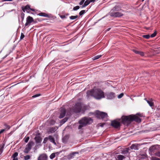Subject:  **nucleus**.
<instances>
[{"label":"nucleus","mask_w":160,"mask_h":160,"mask_svg":"<svg viewBox=\"0 0 160 160\" xmlns=\"http://www.w3.org/2000/svg\"><path fill=\"white\" fill-rule=\"evenodd\" d=\"M87 97L89 98L92 96L97 99H100L104 98V92L100 88L95 87L91 90L88 91L87 92Z\"/></svg>","instance_id":"1"},{"label":"nucleus","mask_w":160,"mask_h":160,"mask_svg":"<svg viewBox=\"0 0 160 160\" xmlns=\"http://www.w3.org/2000/svg\"><path fill=\"white\" fill-rule=\"evenodd\" d=\"M142 116L141 114H137L136 115H131L128 116H123L122 117V122L123 124L127 125L133 121L140 122L141 120L139 117H141Z\"/></svg>","instance_id":"2"},{"label":"nucleus","mask_w":160,"mask_h":160,"mask_svg":"<svg viewBox=\"0 0 160 160\" xmlns=\"http://www.w3.org/2000/svg\"><path fill=\"white\" fill-rule=\"evenodd\" d=\"M119 8L117 6L114 7L110 11L109 14L112 17H119L122 16L123 15V10H121L120 11L117 12L119 11Z\"/></svg>","instance_id":"3"},{"label":"nucleus","mask_w":160,"mask_h":160,"mask_svg":"<svg viewBox=\"0 0 160 160\" xmlns=\"http://www.w3.org/2000/svg\"><path fill=\"white\" fill-rule=\"evenodd\" d=\"M92 122V120L90 118L84 117L82 118L79 122L80 125L79 126L78 129H81L83 127Z\"/></svg>","instance_id":"4"},{"label":"nucleus","mask_w":160,"mask_h":160,"mask_svg":"<svg viewBox=\"0 0 160 160\" xmlns=\"http://www.w3.org/2000/svg\"><path fill=\"white\" fill-rule=\"evenodd\" d=\"M96 116L99 118H107L108 115L107 113L97 111L96 112Z\"/></svg>","instance_id":"5"},{"label":"nucleus","mask_w":160,"mask_h":160,"mask_svg":"<svg viewBox=\"0 0 160 160\" xmlns=\"http://www.w3.org/2000/svg\"><path fill=\"white\" fill-rule=\"evenodd\" d=\"M82 108V106L81 103H78L76 104L73 110L75 112H78L81 111Z\"/></svg>","instance_id":"6"},{"label":"nucleus","mask_w":160,"mask_h":160,"mask_svg":"<svg viewBox=\"0 0 160 160\" xmlns=\"http://www.w3.org/2000/svg\"><path fill=\"white\" fill-rule=\"evenodd\" d=\"M33 145V142H29L26 145V148L24 150V152L25 153H28L31 149L32 146Z\"/></svg>","instance_id":"7"},{"label":"nucleus","mask_w":160,"mask_h":160,"mask_svg":"<svg viewBox=\"0 0 160 160\" xmlns=\"http://www.w3.org/2000/svg\"><path fill=\"white\" fill-rule=\"evenodd\" d=\"M22 10L24 12H26L28 13H30V10H31L35 12L37 11V10L35 9H33L31 8L29 5H27L23 8L22 9Z\"/></svg>","instance_id":"8"},{"label":"nucleus","mask_w":160,"mask_h":160,"mask_svg":"<svg viewBox=\"0 0 160 160\" xmlns=\"http://www.w3.org/2000/svg\"><path fill=\"white\" fill-rule=\"evenodd\" d=\"M120 120H115L112 122L111 124L115 128H118L120 126Z\"/></svg>","instance_id":"9"},{"label":"nucleus","mask_w":160,"mask_h":160,"mask_svg":"<svg viewBox=\"0 0 160 160\" xmlns=\"http://www.w3.org/2000/svg\"><path fill=\"white\" fill-rule=\"evenodd\" d=\"M34 20L32 17L30 16H28L26 18V22L25 24V26H27L29 25Z\"/></svg>","instance_id":"10"},{"label":"nucleus","mask_w":160,"mask_h":160,"mask_svg":"<svg viewBox=\"0 0 160 160\" xmlns=\"http://www.w3.org/2000/svg\"><path fill=\"white\" fill-rule=\"evenodd\" d=\"M78 153L77 152H73L70 153L66 157L67 158V159H68L70 160L74 158L75 154H78Z\"/></svg>","instance_id":"11"},{"label":"nucleus","mask_w":160,"mask_h":160,"mask_svg":"<svg viewBox=\"0 0 160 160\" xmlns=\"http://www.w3.org/2000/svg\"><path fill=\"white\" fill-rule=\"evenodd\" d=\"M34 139L37 143H40L42 141V138L39 134H37L34 138Z\"/></svg>","instance_id":"12"},{"label":"nucleus","mask_w":160,"mask_h":160,"mask_svg":"<svg viewBox=\"0 0 160 160\" xmlns=\"http://www.w3.org/2000/svg\"><path fill=\"white\" fill-rule=\"evenodd\" d=\"M107 96L108 99H112L115 97V93L112 92H109L107 94Z\"/></svg>","instance_id":"13"},{"label":"nucleus","mask_w":160,"mask_h":160,"mask_svg":"<svg viewBox=\"0 0 160 160\" xmlns=\"http://www.w3.org/2000/svg\"><path fill=\"white\" fill-rule=\"evenodd\" d=\"M144 99L147 102V103L152 108H154V105L152 99H149L148 100H147L146 98H145Z\"/></svg>","instance_id":"14"},{"label":"nucleus","mask_w":160,"mask_h":160,"mask_svg":"<svg viewBox=\"0 0 160 160\" xmlns=\"http://www.w3.org/2000/svg\"><path fill=\"white\" fill-rule=\"evenodd\" d=\"M47 156L45 154H42L39 156L38 158V160H47Z\"/></svg>","instance_id":"15"},{"label":"nucleus","mask_w":160,"mask_h":160,"mask_svg":"<svg viewBox=\"0 0 160 160\" xmlns=\"http://www.w3.org/2000/svg\"><path fill=\"white\" fill-rule=\"evenodd\" d=\"M66 113V111L65 109L62 108L60 113V115L59 116L60 118H63L65 115Z\"/></svg>","instance_id":"16"},{"label":"nucleus","mask_w":160,"mask_h":160,"mask_svg":"<svg viewBox=\"0 0 160 160\" xmlns=\"http://www.w3.org/2000/svg\"><path fill=\"white\" fill-rule=\"evenodd\" d=\"M159 147V146L158 145H155L154 146L151 147L149 149V151L151 152H155L154 150H155L157 148Z\"/></svg>","instance_id":"17"},{"label":"nucleus","mask_w":160,"mask_h":160,"mask_svg":"<svg viewBox=\"0 0 160 160\" xmlns=\"http://www.w3.org/2000/svg\"><path fill=\"white\" fill-rule=\"evenodd\" d=\"M57 128H49L48 132V134L53 133L56 130Z\"/></svg>","instance_id":"18"},{"label":"nucleus","mask_w":160,"mask_h":160,"mask_svg":"<svg viewBox=\"0 0 160 160\" xmlns=\"http://www.w3.org/2000/svg\"><path fill=\"white\" fill-rule=\"evenodd\" d=\"M48 139L51 142H52L55 145H56L54 139L52 136H48Z\"/></svg>","instance_id":"19"},{"label":"nucleus","mask_w":160,"mask_h":160,"mask_svg":"<svg viewBox=\"0 0 160 160\" xmlns=\"http://www.w3.org/2000/svg\"><path fill=\"white\" fill-rule=\"evenodd\" d=\"M90 3L89 0H87L82 6V8H83L88 6Z\"/></svg>","instance_id":"20"},{"label":"nucleus","mask_w":160,"mask_h":160,"mask_svg":"<svg viewBox=\"0 0 160 160\" xmlns=\"http://www.w3.org/2000/svg\"><path fill=\"white\" fill-rule=\"evenodd\" d=\"M38 15L41 16H43L44 17H48V15H47V14H46L44 12H41L40 13H39Z\"/></svg>","instance_id":"21"},{"label":"nucleus","mask_w":160,"mask_h":160,"mask_svg":"<svg viewBox=\"0 0 160 160\" xmlns=\"http://www.w3.org/2000/svg\"><path fill=\"white\" fill-rule=\"evenodd\" d=\"M101 56H102L101 55H97V56H95L94 57L92 58V59L93 60L97 59L99 58H100L101 57Z\"/></svg>","instance_id":"22"},{"label":"nucleus","mask_w":160,"mask_h":160,"mask_svg":"<svg viewBox=\"0 0 160 160\" xmlns=\"http://www.w3.org/2000/svg\"><path fill=\"white\" fill-rule=\"evenodd\" d=\"M124 157L122 155H119L118 156V160H122Z\"/></svg>","instance_id":"23"},{"label":"nucleus","mask_w":160,"mask_h":160,"mask_svg":"<svg viewBox=\"0 0 160 160\" xmlns=\"http://www.w3.org/2000/svg\"><path fill=\"white\" fill-rule=\"evenodd\" d=\"M4 145L5 144H3L2 146L0 147V152L1 153H2L3 152Z\"/></svg>","instance_id":"24"},{"label":"nucleus","mask_w":160,"mask_h":160,"mask_svg":"<svg viewBox=\"0 0 160 160\" xmlns=\"http://www.w3.org/2000/svg\"><path fill=\"white\" fill-rule=\"evenodd\" d=\"M68 118H64L63 119L61 122L62 123V124H63L65 122L68 120Z\"/></svg>","instance_id":"25"},{"label":"nucleus","mask_w":160,"mask_h":160,"mask_svg":"<svg viewBox=\"0 0 160 160\" xmlns=\"http://www.w3.org/2000/svg\"><path fill=\"white\" fill-rule=\"evenodd\" d=\"M48 138H47V137H46L44 139V140H43V143L44 144H45L47 143V142L48 141Z\"/></svg>","instance_id":"26"},{"label":"nucleus","mask_w":160,"mask_h":160,"mask_svg":"<svg viewBox=\"0 0 160 160\" xmlns=\"http://www.w3.org/2000/svg\"><path fill=\"white\" fill-rule=\"evenodd\" d=\"M78 17V16H72L70 17V18L72 20H74V19H75L77 18Z\"/></svg>","instance_id":"27"},{"label":"nucleus","mask_w":160,"mask_h":160,"mask_svg":"<svg viewBox=\"0 0 160 160\" xmlns=\"http://www.w3.org/2000/svg\"><path fill=\"white\" fill-rule=\"evenodd\" d=\"M55 153H52L50 156V158L51 159H52L55 158Z\"/></svg>","instance_id":"28"},{"label":"nucleus","mask_w":160,"mask_h":160,"mask_svg":"<svg viewBox=\"0 0 160 160\" xmlns=\"http://www.w3.org/2000/svg\"><path fill=\"white\" fill-rule=\"evenodd\" d=\"M30 158V156L27 155L24 157V159L25 160H28Z\"/></svg>","instance_id":"29"},{"label":"nucleus","mask_w":160,"mask_h":160,"mask_svg":"<svg viewBox=\"0 0 160 160\" xmlns=\"http://www.w3.org/2000/svg\"><path fill=\"white\" fill-rule=\"evenodd\" d=\"M143 37L146 38V39H148L149 38L150 36L149 34L148 35H143L142 36Z\"/></svg>","instance_id":"30"},{"label":"nucleus","mask_w":160,"mask_h":160,"mask_svg":"<svg viewBox=\"0 0 160 160\" xmlns=\"http://www.w3.org/2000/svg\"><path fill=\"white\" fill-rule=\"evenodd\" d=\"M29 139V137H27L24 138V142L27 143L28 142Z\"/></svg>","instance_id":"31"},{"label":"nucleus","mask_w":160,"mask_h":160,"mask_svg":"<svg viewBox=\"0 0 160 160\" xmlns=\"http://www.w3.org/2000/svg\"><path fill=\"white\" fill-rule=\"evenodd\" d=\"M18 154L17 152H15L12 156V157L13 158H15L16 157L18 156Z\"/></svg>","instance_id":"32"},{"label":"nucleus","mask_w":160,"mask_h":160,"mask_svg":"<svg viewBox=\"0 0 160 160\" xmlns=\"http://www.w3.org/2000/svg\"><path fill=\"white\" fill-rule=\"evenodd\" d=\"M151 160H160V159L156 157H152L151 158Z\"/></svg>","instance_id":"33"},{"label":"nucleus","mask_w":160,"mask_h":160,"mask_svg":"<svg viewBox=\"0 0 160 160\" xmlns=\"http://www.w3.org/2000/svg\"><path fill=\"white\" fill-rule=\"evenodd\" d=\"M85 12V10H82L79 12V14L80 16H81L83 15L84 13Z\"/></svg>","instance_id":"34"},{"label":"nucleus","mask_w":160,"mask_h":160,"mask_svg":"<svg viewBox=\"0 0 160 160\" xmlns=\"http://www.w3.org/2000/svg\"><path fill=\"white\" fill-rule=\"evenodd\" d=\"M79 7L78 6H77L74 7L73 8V10L74 11L77 10L79 8Z\"/></svg>","instance_id":"35"},{"label":"nucleus","mask_w":160,"mask_h":160,"mask_svg":"<svg viewBox=\"0 0 160 160\" xmlns=\"http://www.w3.org/2000/svg\"><path fill=\"white\" fill-rule=\"evenodd\" d=\"M136 146L134 144L132 145L130 147V148L131 149H135L136 148Z\"/></svg>","instance_id":"36"},{"label":"nucleus","mask_w":160,"mask_h":160,"mask_svg":"<svg viewBox=\"0 0 160 160\" xmlns=\"http://www.w3.org/2000/svg\"><path fill=\"white\" fill-rule=\"evenodd\" d=\"M123 93H121L118 96V98L119 99L121 98L123 96Z\"/></svg>","instance_id":"37"},{"label":"nucleus","mask_w":160,"mask_h":160,"mask_svg":"<svg viewBox=\"0 0 160 160\" xmlns=\"http://www.w3.org/2000/svg\"><path fill=\"white\" fill-rule=\"evenodd\" d=\"M156 32H154L153 33L151 34V37L152 38H153L156 36Z\"/></svg>","instance_id":"38"},{"label":"nucleus","mask_w":160,"mask_h":160,"mask_svg":"<svg viewBox=\"0 0 160 160\" xmlns=\"http://www.w3.org/2000/svg\"><path fill=\"white\" fill-rule=\"evenodd\" d=\"M138 54L141 56H143L144 55V53L143 52L139 51Z\"/></svg>","instance_id":"39"},{"label":"nucleus","mask_w":160,"mask_h":160,"mask_svg":"<svg viewBox=\"0 0 160 160\" xmlns=\"http://www.w3.org/2000/svg\"><path fill=\"white\" fill-rule=\"evenodd\" d=\"M155 155L158 157H160V152H158L155 153Z\"/></svg>","instance_id":"40"},{"label":"nucleus","mask_w":160,"mask_h":160,"mask_svg":"<svg viewBox=\"0 0 160 160\" xmlns=\"http://www.w3.org/2000/svg\"><path fill=\"white\" fill-rule=\"evenodd\" d=\"M25 36L24 34L23 33H22L20 37V39H22Z\"/></svg>","instance_id":"41"},{"label":"nucleus","mask_w":160,"mask_h":160,"mask_svg":"<svg viewBox=\"0 0 160 160\" xmlns=\"http://www.w3.org/2000/svg\"><path fill=\"white\" fill-rule=\"evenodd\" d=\"M5 126H6V128L5 129V130H6V129L7 130H8V129H10V127L9 126L5 125Z\"/></svg>","instance_id":"42"},{"label":"nucleus","mask_w":160,"mask_h":160,"mask_svg":"<svg viewBox=\"0 0 160 160\" xmlns=\"http://www.w3.org/2000/svg\"><path fill=\"white\" fill-rule=\"evenodd\" d=\"M85 0H82L81 1L79 2V4L80 5H82L83 3L84 2Z\"/></svg>","instance_id":"43"},{"label":"nucleus","mask_w":160,"mask_h":160,"mask_svg":"<svg viewBox=\"0 0 160 160\" xmlns=\"http://www.w3.org/2000/svg\"><path fill=\"white\" fill-rule=\"evenodd\" d=\"M55 121L54 120H52L51 122H50V124H54L55 123Z\"/></svg>","instance_id":"44"},{"label":"nucleus","mask_w":160,"mask_h":160,"mask_svg":"<svg viewBox=\"0 0 160 160\" xmlns=\"http://www.w3.org/2000/svg\"><path fill=\"white\" fill-rule=\"evenodd\" d=\"M133 51L136 54H138L139 52V51H137L135 50H133Z\"/></svg>","instance_id":"45"},{"label":"nucleus","mask_w":160,"mask_h":160,"mask_svg":"<svg viewBox=\"0 0 160 160\" xmlns=\"http://www.w3.org/2000/svg\"><path fill=\"white\" fill-rule=\"evenodd\" d=\"M5 129H3L1 130L0 131V134H1L4 131H5Z\"/></svg>","instance_id":"46"},{"label":"nucleus","mask_w":160,"mask_h":160,"mask_svg":"<svg viewBox=\"0 0 160 160\" xmlns=\"http://www.w3.org/2000/svg\"><path fill=\"white\" fill-rule=\"evenodd\" d=\"M38 96H39V95H38V94H36V95H35L33 96L32 97L33 98H36Z\"/></svg>","instance_id":"47"},{"label":"nucleus","mask_w":160,"mask_h":160,"mask_svg":"<svg viewBox=\"0 0 160 160\" xmlns=\"http://www.w3.org/2000/svg\"><path fill=\"white\" fill-rule=\"evenodd\" d=\"M96 0H89L90 3L91 2H94Z\"/></svg>","instance_id":"48"},{"label":"nucleus","mask_w":160,"mask_h":160,"mask_svg":"<svg viewBox=\"0 0 160 160\" xmlns=\"http://www.w3.org/2000/svg\"><path fill=\"white\" fill-rule=\"evenodd\" d=\"M60 17L62 18H65V16H64V15H61L60 16Z\"/></svg>","instance_id":"49"},{"label":"nucleus","mask_w":160,"mask_h":160,"mask_svg":"<svg viewBox=\"0 0 160 160\" xmlns=\"http://www.w3.org/2000/svg\"><path fill=\"white\" fill-rule=\"evenodd\" d=\"M124 152H125V153H126L128 152V149H127L126 150L124 151Z\"/></svg>","instance_id":"50"},{"label":"nucleus","mask_w":160,"mask_h":160,"mask_svg":"<svg viewBox=\"0 0 160 160\" xmlns=\"http://www.w3.org/2000/svg\"><path fill=\"white\" fill-rule=\"evenodd\" d=\"M100 126L102 127L104 125V123H100Z\"/></svg>","instance_id":"51"},{"label":"nucleus","mask_w":160,"mask_h":160,"mask_svg":"<svg viewBox=\"0 0 160 160\" xmlns=\"http://www.w3.org/2000/svg\"><path fill=\"white\" fill-rule=\"evenodd\" d=\"M12 0H4V1H11Z\"/></svg>","instance_id":"52"},{"label":"nucleus","mask_w":160,"mask_h":160,"mask_svg":"<svg viewBox=\"0 0 160 160\" xmlns=\"http://www.w3.org/2000/svg\"><path fill=\"white\" fill-rule=\"evenodd\" d=\"M12 160H18V159L17 158H13V159Z\"/></svg>","instance_id":"53"},{"label":"nucleus","mask_w":160,"mask_h":160,"mask_svg":"<svg viewBox=\"0 0 160 160\" xmlns=\"http://www.w3.org/2000/svg\"><path fill=\"white\" fill-rule=\"evenodd\" d=\"M110 28H109L108 29H107V30H106V31H108L110 30Z\"/></svg>","instance_id":"54"},{"label":"nucleus","mask_w":160,"mask_h":160,"mask_svg":"<svg viewBox=\"0 0 160 160\" xmlns=\"http://www.w3.org/2000/svg\"><path fill=\"white\" fill-rule=\"evenodd\" d=\"M144 0H142V2H143V1Z\"/></svg>","instance_id":"55"}]
</instances>
